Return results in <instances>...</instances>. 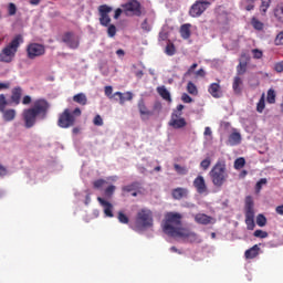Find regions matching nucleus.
<instances>
[{"instance_id": "nucleus-1", "label": "nucleus", "mask_w": 283, "mask_h": 283, "mask_svg": "<svg viewBox=\"0 0 283 283\" xmlns=\"http://www.w3.org/2000/svg\"><path fill=\"white\" fill-rule=\"evenodd\" d=\"M49 108L50 104L46 102V99H35L31 108L24 109L22 112L24 127L28 129L32 128L35 125L38 118L45 119Z\"/></svg>"}, {"instance_id": "nucleus-2", "label": "nucleus", "mask_w": 283, "mask_h": 283, "mask_svg": "<svg viewBox=\"0 0 283 283\" xmlns=\"http://www.w3.org/2000/svg\"><path fill=\"white\" fill-rule=\"evenodd\" d=\"M21 44H23V35L17 34L12 41L0 52V62L7 64L12 63L17 56V52H19Z\"/></svg>"}, {"instance_id": "nucleus-3", "label": "nucleus", "mask_w": 283, "mask_h": 283, "mask_svg": "<svg viewBox=\"0 0 283 283\" xmlns=\"http://www.w3.org/2000/svg\"><path fill=\"white\" fill-rule=\"evenodd\" d=\"M97 12L99 14V25L108 28L112 22L109 14L113 12V8L108 4H102L97 7Z\"/></svg>"}, {"instance_id": "nucleus-4", "label": "nucleus", "mask_w": 283, "mask_h": 283, "mask_svg": "<svg viewBox=\"0 0 283 283\" xmlns=\"http://www.w3.org/2000/svg\"><path fill=\"white\" fill-rule=\"evenodd\" d=\"M125 14H132V17H142V3L138 0H129L125 4H122Z\"/></svg>"}, {"instance_id": "nucleus-5", "label": "nucleus", "mask_w": 283, "mask_h": 283, "mask_svg": "<svg viewBox=\"0 0 283 283\" xmlns=\"http://www.w3.org/2000/svg\"><path fill=\"white\" fill-rule=\"evenodd\" d=\"M45 54V46L40 43H30L27 46V55L29 60L41 57Z\"/></svg>"}, {"instance_id": "nucleus-6", "label": "nucleus", "mask_w": 283, "mask_h": 283, "mask_svg": "<svg viewBox=\"0 0 283 283\" xmlns=\"http://www.w3.org/2000/svg\"><path fill=\"white\" fill-rule=\"evenodd\" d=\"M209 6H211L209 1L197 0L189 10L190 17H201V14H203V12L209 8Z\"/></svg>"}, {"instance_id": "nucleus-7", "label": "nucleus", "mask_w": 283, "mask_h": 283, "mask_svg": "<svg viewBox=\"0 0 283 283\" xmlns=\"http://www.w3.org/2000/svg\"><path fill=\"white\" fill-rule=\"evenodd\" d=\"M75 116L72 115L70 109H65L59 117L57 125L61 128H70L75 124Z\"/></svg>"}, {"instance_id": "nucleus-8", "label": "nucleus", "mask_w": 283, "mask_h": 283, "mask_svg": "<svg viewBox=\"0 0 283 283\" xmlns=\"http://www.w3.org/2000/svg\"><path fill=\"white\" fill-rule=\"evenodd\" d=\"M211 178H226L227 176V165L226 161L222 159H219L217 164L213 166V168L210 171Z\"/></svg>"}, {"instance_id": "nucleus-9", "label": "nucleus", "mask_w": 283, "mask_h": 283, "mask_svg": "<svg viewBox=\"0 0 283 283\" xmlns=\"http://www.w3.org/2000/svg\"><path fill=\"white\" fill-rule=\"evenodd\" d=\"M62 42L72 50L78 49L80 45V41L75 38L73 32H65L62 36Z\"/></svg>"}, {"instance_id": "nucleus-10", "label": "nucleus", "mask_w": 283, "mask_h": 283, "mask_svg": "<svg viewBox=\"0 0 283 283\" xmlns=\"http://www.w3.org/2000/svg\"><path fill=\"white\" fill-rule=\"evenodd\" d=\"M180 116H182V114H178L177 112L172 113L169 120V126H171L174 129L185 128V126H187V120Z\"/></svg>"}, {"instance_id": "nucleus-11", "label": "nucleus", "mask_w": 283, "mask_h": 283, "mask_svg": "<svg viewBox=\"0 0 283 283\" xmlns=\"http://www.w3.org/2000/svg\"><path fill=\"white\" fill-rule=\"evenodd\" d=\"M220 80H218V83H211L208 92L213 98H220L222 96V88L220 86Z\"/></svg>"}, {"instance_id": "nucleus-12", "label": "nucleus", "mask_w": 283, "mask_h": 283, "mask_svg": "<svg viewBox=\"0 0 283 283\" xmlns=\"http://www.w3.org/2000/svg\"><path fill=\"white\" fill-rule=\"evenodd\" d=\"M114 96L118 98L120 105H124L126 101H133L134 98V95L130 91H126V93H120V91H116V93H114Z\"/></svg>"}, {"instance_id": "nucleus-13", "label": "nucleus", "mask_w": 283, "mask_h": 283, "mask_svg": "<svg viewBox=\"0 0 283 283\" xmlns=\"http://www.w3.org/2000/svg\"><path fill=\"white\" fill-rule=\"evenodd\" d=\"M23 94V88L21 86H15L12 90V95H11V101L15 104L19 105L21 103V95Z\"/></svg>"}, {"instance_id": "nucleus-14", "label": "nucleus", "mask_w": 283, "mask_h": 283, "mask_svg": "<svg viewBox=\"0 0 283 283\" xmlns=\"http://www.w3.org/2000/svg\"><path fill=\"white\" fill-rule=\"evenodd\" d=\"M157 93L160 95V97L164 101H167L169 103L172 102L171 93H170V91H168V88H166V86H158Z\"/></svg>"}, {"instance_id": "nucleus-15", "label": "nucleus", "mask_w": 283, "mask_h": 283, "mask_svg": "<svg viewBox=\"0 0 283 283\" xmlns=\"http://www.w3.org/2000/svg\"><path fill=\"white\" fill-rule=\"evenodd\" d=\"M137 107H138V111H139V114L142 115V116H153L154 115V113L153 112H150L149 109H148V107L146 106V103H145V99H139L138 101V104H137Z\"/></svg>"}, {"instance_id": "nucleus-16", "label": "nucleus", "mask_w": 283, "mask_h": 283, "mask_svg": "<svg viewBox=\"0 0 283 283\" xmlns=\"http://www.w3.org/2000/svg\"><path fill=\"white\" fill-rule=\"evenodd\" d=\"M242 85H243L242 78L239 75L234 76L232 88L237 95H240L242 93V88H241Z\"/></svg>"}, {"instance_id": "nucleus-17", "label": "nucleus", "mask_w": 283, "mask_h": 283, "mask_svg": "<svg viewBox=\"0 0 283 283\" xmlns=\"http://www.w3.org/2000/svg\"><path fill=\"white\" fill-rule=\"evenodd\" d=\"M180 35L184 40H189V38H191V24H182L180 28Z\"/></svg>"}, {"instance_id": "nucleus-18", "label": "nucleus", "mask_w": 283, "mask_h": 283, "mask_svg": "<svg viewBox=\"0 0 283 283\" xmlns=\"http://www.w3.org/2000/svg\"><path fill=\"white\" fill-rule=\"evenodd\" d=\"M242 140V137H241V134L240 133H232L230 136H229V139H228V143L231 145V146H237L241 143Z\"/></svg>"}, {"instance_id": "nucleus-19", "label": "nucleus", "mask_w": 283, "mask_h": 283, "mask_svg": "<svg viewBox=\"0 0 283 283\" xmlns=\"http://www.w3.org/2000/svg\"><path fill=\"white\" fill-rule=\"evenodd\" d=\"M73 101L82 106L87 104V97L85 93H77V95H74Z\"/></svg>"}, {"instance_id": "nucleus-20", "label": "nucleus", "mask_w": 283, "mask_h": 283, "mask_svg": "<svg viewBox=\"0 0 283 283\" xmlns=\"http://www.w3.org/2000/svg\"><path fill=\"white\" fill-rule=\"evenodd\" d=\"M2 113H3L4 122H12L17 117V111H14V109H8Z\"/></svg>"}, {"instance_id": "nucleus-21", "label": "nucleus", "mask_w": 283, "mask_h": 283, "mask_svg": "<svg viewBox=\"0 0 283 283\" xmlns=\"http://www.w3.org/2000/svg\"><path fill=\"white\" fill-rule=\"evenodd\" d=\"M274 17L276 18V21L283 24V3L276 6V9H274Z\"/></svg>"}, {"instance_id": "nucleus-22", "label": "nucleus", "mask_w": 283, "mask_h": 283, "mask_svg": "<svg viewBox=\"0 0 283 283\" xmlns=\"http://www.w3.org/2000/svg\"><path fill=\"white\" fill-rule=\"evenodd\" d=\"M165 53H166V55H168V56H174V55H176L177 49H176L175 43L169 42V43L166 45Z\"/></svg>"}, {"instance_id": "nucleus-23", "label": "nucleus", "mask_w": 283, "mask_h": 283, "mask_svg": "<svg viewBox=\"0 0 283 283\" xmlns=\"http://www.w3.org/2000/svg\"><path fill=\"white\" fill-rule=\"evenodd\" d=\"M187 92L192 95V96H197L198 95V88L195 85V83L192 81H189L187 84Z\"/></svg>"}, {"instance_id": "nucleus-24", "label": "nucleus", "mask_w": 283, "mask_h": 283, "mask_svg": "<svg viewBox=\"0 0 283 283\" xmlns=\"http://www.w3.org/2000/svg\"><path fill=\"white\" fill-rule=\"evenodd\" d=\"M248 63L247 62H240L237 66V73L238 76L244 75L247 73Z\"/></svg>"}, {"instance_id": "nucleus-25", "label": "nucleus", "mask_w": 283, "mask_h": 283, "mask_svg": "<svg viewBox=\"0 0 283 283\" xmlns=\"http://www.w3.org/2000/svg\"><path fill=\"white\" fill-rule=\"evenodd\" d=\"M270 6H271V0H261V7H260L261 14H266Z\"/></svg>"}, {"instance_id": "nucleus-26", "label": "nucleus", "mask_w": 283, "mask_h": 283, "mask_svg": "<svg viewBox=\"0 0 283 283\" xmlns=\"http://www.w3.org/2000/svg\"><path fill=\"white\" fill-rule=\"evenodd\" d=\"M255 1L256 0H243V6L248 12H251V10H254L255 8Z\"/></svg>"}, {"instance_id": "nucleus-27", "label": "nucleus", "mask_w": 283, "mask_h": 283, "mask_svg": "<svg viewBox=\"0 0 283 283\" xmlns=\"http://www.w3.org/2000/svg\"><path fill=\"white\" fill-rule=\"evenodd\" d=\"M252 27L256 30V31H263L264 29V24L263 22H261L259 19L256 18H252Z\"/></svg>"}, {"instance_id": "nucleus-28", "label": "nucleus", "mask_w": 283, "mask_h": 283, "mask_svg": "<svg viewBox=\"0 0 283 283\" xmlns=\"http://www.w3.org/2000/svg\"><path fill=\"white\" fill-rule=\"evenodd\" d=\"M8 99L6 95L1 94L0 95V113H3L8 106Z\"/></svg>"}, {"instance_id": "nucleus-29", "label": "nucleus", "mask_w": 283, "mask_h": 283, "mask_svg": "<svg viewBox=\"0 0 283 283\" xmlns=\"http://www.w3.org/2000/svg\"><path fill=\"white\" fill-rule=\"evenodd\" d=\"M104 94H105L106 97H108L109 99H113V98L117 97V95H115V93H113V86H105V88H104Z\"/></svg>"}, {"instance_id": "nucleus-30", "label": "nucleus", "mask_w": 283, "mask_h": 283, "mask_svg": "<svg viewBox=\"0 0 283 283\" xmlns=\"http://www.w3.org/2000/svg\"><path fill=\"white\" fill-rule=\"evenodd\" d=\"M245 163H247L245 159L243 157H240V158L235 159L234 168L240 170L245 166Z\"/></svg>"}, {"instance_id": "nucleus-31", "label": "nucleus", "mask_w": 283, "mask_h": 283, "mask_svg": "<svg viewBox=\"0 0 283 283\" xmlns=\"http://www.w3.org/2000/svg\"><path fill=\"white\" fill-rule=\"evenodd\" d=\"M264 108H265V97L264 95H261V99L258 103L256 111L259 113H263Z\"/></svg>"}, {"instance_id": "nucleus-32", "label": "nucleus", "mask_w": 283, "mask_h": 283, "mask_svg": "<svg viewBox=\"0 0 283 283\" xmlns=\"http://www.w3.org/2000/svg\"><path fill=\"white\" fill-rule=\"evenodd\" d=\"M275 98H276L275 91H273V88H270V91H268V102L270 104H275Z\"/></svg>"}, {"instance_id": "nucleus-33", "label": "nucleus", "mask_w": 283, "mask_h": 283, "mask_svg": "<svg viewBox=\"0 0 283 283\" xmlns=\"http://www.w3.org/2000/svg\"><path fill=\"white\" fill-rule=\"evenodd\" d=\"M107 33H108V38H115L116 33H117L116 25L115 24H108Z\"/></svg>"}, {"instance_id": "nucleus-34", "label": "nucleus", "mask_w": 283, "mask_h": 283, "mask_svg": "<svg viewBox=\"0 0 283 283\" xmlns=\"http://www.w3.org/2000/svg\"><path fill=\"white\" fill-rule=\"evenodd\" d=\"M181 101L185 104H191V103H193V97H191V95H188L187 93H182Z\"/></svg>"}, {"instance_id": "nucleus-35", "label": "nucleus", "mask_w": 283, "mask_h": 283, "mask_svg": "<svg viewBox=\"0 0 283 283\" xmlns=\"http://www.w3.org/2000/svg\"><path fill=\"white\" fill-rule=\"evenodd\" d=\"M8 13L10 17H14V14H17V4L15 3H9Z\"/></svg>"}, {"instance_id": "nucleus-36", "label": "nucleus", "mask_w": 283, "mask_h": 283, "mask_svg": "<svg viewBox=\"0 0 283 283\" xmlns=\"http://www.w3.org/2000/svg\"><path fill=\"white\" fill-rule=\"evenodd\" d=\"M274 72L279 74L283 73V61H279L274 63Z\"/></svg>"}, {"instance_id": "nucleus-37", "label": "nucleus", "mask_w": 283, "mask_h": 283, "mask_svg": "<svg viewBox=\"0 0 283 283\" xmlns=\"http://www.w3.org/2000/svg\"><path fill=\"white\" fill-rule=\"evenodd\" d=\"M274 44H276V46L283 45V31L276 34V39H274Z\"/></svg>"}, {"instance_id": "nucleus-38", "label": "nucleus", "mask_w": 283, "mask_h": 283, "mask_svg": "<svg viewBox=\"0 0 283 283\" xmlns=\"http://www.w3.org/2000/svg\"><path fill=\"white\" fill-rule=\"evenodd\" d=\"M142 30L145 31V32H150L151 31V27L150 24L148 23V20L145 19L143 22H142Z\"/></svg>"}, {"instance_id": "nucleus-39", "label": "nucleus", "mask_w": 283, "mask_h": 283, "mask_svg": "<svg viewBox=\"0 0 283 283\" xmlns=\"http://www.w3.org/2000/svg\"><path fill=\"white\" fill-rule=\"evenodd\" d=\"M252 53L255 60H261L263 57V52L259 49H253Z\"/></svg>"}, {"instance_id": "nucleus-40", "label": "nucleus", "mask_w": 283, "mask_h": 283, "mask_svg": "<svg viewBox=\"0 0 283 283\" xmlns=\"http://www.w3.org/2000/svg\"><path fill=\"white\" fill-rule=\"evenodd\" d=\"M93 125L103 126L104 125L103 118L99 115H97L95 118H93Z\"/></svg>"}, {"instance_id": "nucleus-41", "label": "nucleus", "mask_w": 283, "mask_h": 283, "mask_svg": "<svg viewBox=\"0 0 283 283\" xmlns=\"http://www.w3.org/2000/svg\"><path fill=\"white\" fill-rule=\"evenodd\" d=\"M197 67H198V64L192 63L191 66L186 71L185 76L191 75Z\"/></svg>"}, {"instance_id": "nucleus-42", "label": "nucleus", "mask_w": 283, "mask_h": 283, "mask_svg": "<svg viewBox=\"0 0 283 283\" xmlns=\"http://www.w3.org/2000/svg\"><path fill=\"white\" fill-rule=\"evenodd\" d=\"M153 111L156 113H160L163 111V104L160 102L154 103Z\"/></svg>"}, {"instance_id": "nucleus-43", "label": "nucleus", "mask_w": 283, "mask_h": 283, "mask_svg": "<svg viewBox=\"0 0 283 283\" xmlns=\"http://www.w3.org/2000/svg\"><path fill=\"white\" fill-rule=\"evenodd\" d=\"M175 170L177 171V174H187V168L185 167H181L180 165L178 164H175Z\"/></svg>"}, {"instance_id": "nucleus-44", "label": "nucleus", "mask_w": 283, "mask_h": 283, "mask_svg": "<svg viewBox=\"0 0 283 283\" xmlns=\"http://www.w3.org/2000/svg\"><path fill=\"white\" fill-rule=\"evenodd\" d=\"M210 164H211L210 158H206V159H203V160L201 161L200 166H201V167L205 169V171H206V169L209 168Z\"/></svg>"}, {"instance_id": "nucleus-45", "label": "nucleus", "mask_w": 283, "mask_h": 283, "mask_svg": "<svg viewBox=\"0 0 283 283\" xmlns=\"http://www.w3.org/2000/svg\"><path fill=\"white\" fill-rule=\"evenodd\" d=\"M122 14H123V9H120V8L115 9L114 20H118Z\"/></svg>"}, {"instance_id": "nucleus-46", "label": "nucleus", "mask_w": 283, "mask_h": 283, "mask_svg": "<svg viewBox=\"0 0 283 283\" xmlns=\"http://www.w3.org/2000/svg\"><path fill=\"white\" fill-rule=\"evenodd\" d=\"M32 102L30 95H24L23 99H22V104L23 105H29Z\"/></svg>"}, {"instance_id": "nucleus-47", "label": "nucleus", "mask_w": 283, "mask_h": 283, "mask_svg": "<svg viewBox=\"0 0 283 283\" xmlns=\"http://www.w3.org/2000/svg\"><path fill=\"white\" fill-rule=\"evenodd\" d=\"M0 176H8V169L2 165H0Z\"/></svg>"}, {"instance_id": "nucleus-48", "label": "nucleus", "mask_w": 283, "mask_h": 283, "mask_svg": "<svg viewBox=\"0 0 283 283\" xmlns=\"http://www.w3.org/2000/svg\"><path fill=\"white\" fill-rule=\"evenodd\" d=\"M196 76L205 77V76H206L205 70H203V69H199V70L196 72Z\"/></svg>"}, {"instance_id": "nucleus-49", "label": "nucleus", "mask_w": 283, "mask_h": 283, "mask_svg": "<svg viewBox=\"0 0 283 283\" xmlns=\"http://www.w3.org/2000/svg\"><path fill=\"white\" fill-rule=\"evenodd\" d=\"M9 88H10V83L0 82V91L9 90Z\"/></svg>"}, {"instance_id": "nucleus-50", "label": "nucleus", "mask_w": 283, "mask_h": 283, "mask_svg": "<svg viewBox=\"0 0 283 283\" xmlns=\"http://www.w3.org/2000/svg\"><path fill=\"white\" fill-rule=\"evenodd\" d=\"M182 109H185V105H178L176 111H174V113H177V114H181L182 115Z\"/></svg>"}, {"instance_id": "nucleus-51", "label": "nucleus", "mask_w": 283, "mask_h": 283, "mask_svg": "<svg viewBox=\"0 0 283 283\" xmlns=\"http://www.w3.org/2000/svg\"><path fill=\"white\" fill-rule=\"evenodd\" d=\"M116 55L117 56H125V51L123 49L116 50Z\"/></svg>"}, {"instance_id": "nucleus-52", "label": "nucleus", "mask_w": 283, "mask_h": 283, "mask_svg": "<svg viewBox=\"0 0 283 283\" xmlns=\"http://www.w3.org/2000/svg\"><path fill=\"white\" fill-rule=\"evenodd\" d=\"M71 114L75 117V116H81V115H82V112H81L80 108H76V109H74V112L71 113Z\"/></svg>"}, {"instance_id": "nucleus-53", "label": "nucleus", "mask_w": 283, "mask_h": 283, "mask_svg": "<svg viewBox=\"0 0 283 283\" xmlns=\"http://www.w3.org/2000/svg\"><path fill=\"white\" fill-rule=\"evenodd\" d=\"M30 6H39L41 3V0H29Z\"/></svg>"}, {"instance_id": "nucleus-54", "label": "nucleus", "mask_w": 283, "mask_h": 283, "mask_svg": "<svg viewBox=\"0 0 283 283\" xmlns=\"http://www.w3.org/2000/svg\"><path fill=\"white\" fill-rule=\"evenodd\" d=\"M212 134L211 129L209 127L205 128V136H210Z\"/></svg>"}, {"instance_id": "nucleus-55", "label": "nucleus", "mask_w": 283, "mask_h": 283, "mask_svg": "<svg viewBox=\"0 0 283 283\" xmlns=\"http://www.w3.org/2000/svg\"><path fill=\"white\" fill-rule=\"evenodd\" d=\"M245 176H248V171L242 170L241 174H240V178H245Z\"/></svg>"}, {"instance_id": "nucleus-56", "label": "nucleus", "mask_w": 283, "mask_h": 283, "mask_svg": "<svg viewBox=\"0 0 283 283\" xmlns=\"http://www.w3.org/2000/svg\"><path fill=\"white\" fill-rule=\"evenodd\" d=\"M80 133L78 128H73V134L77 135Z\"/></svg>"}, {"instance_id": "nucleus-57", "label": "nucleus", "mask_w": 283, "mask_h": 283, "mask_svg": "<svg viewBox=\"0 0 283 283\" xmlns=\"http://www.w3.org/2000/svg\"><path fill=\"white\" fill-rule=\"evenodd\" d=\"M154 171H161V167L160 166L155 167Z\"/></svg>"}, {"instance_id": "nucleus-58", "label": "nucleus", "mask_w": 283, "mask_h": 283, "mask_svg": "<svg viewBox=\"0 0 283 283\" xmlns=\"http://www.w3.org/2000/svg\"><path fill=\"white\" fill-rule=\"evenodd\" d=\"M139 75H143V71L139 72Z\"/></svg>"}, {"instance_id": "nucleus-59", "label": "nucleus", "mask_w": 283, "mask_h": 283, "mask_svg": "<svg viewBox=\"0 0 283 283\" xmlns=\"http://www.w3.org/2000/svg\"><path fill=\"white\" fill-rule=\"evenodd\" d=\"M198 178H201V176H198Z\"/></svg>"}]
</instances>
